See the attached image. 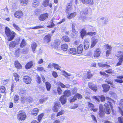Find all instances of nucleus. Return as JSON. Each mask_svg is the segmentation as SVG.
<instances>
[{
    "mask_svg": "<svg viewBox=\"0 0 123 123\" xmlns=\"http://www.w3.org/2000/svg\"><path fill=\"white\" fill-rule=\"evenodd\" d=\"M5 33L7 36L8 37L7 39L8 41L12 40L14 38L16 35L15 32L11 31L7 27L5 28Z\"/></svg>",
    "mask_w": 123,
    "mask_h": 123,
    "instance_id": "1",
    "label": "nucleus"
},
{
    "mask_svg": "<svg viewBox=\"0 0 123 123\" xmlns=\"http://www.w3.org/2000/svg\"><path fill=\"white\" fill-rule=\"evenodd\" d=\"M26 117L25 113L22 111H20L18 115V118L19 120H25Z\"/></svg>",
    "mask_w": 123,
    "mask_h": 123,
    "instance_id": "2",
    "label": "nucleus"
},
{
    "mask_svg": "<svg viewBox=\"0 0 123 123\" xmlns=\"http://www.w3.org/2000/svg\"><path fill=\"white\" fill-rule=\"evenodd\" d=\"M80 34L82 38H83L84 36L85 35H89L92 36L93 35H95L96 34V33L94 32H89L88 33H86L85 31L83 30L81 31Z\"/></svg>",
    "mask_w": 123,
    "mask_h": 123,
    "instance_id": "3",
    "label": "nucleus"
},
{
    "mask_svg": "<svg viewBox=\"0 0 123 123\" xmlns=\"http://www.w3.org/2000/svg\"><path fill=\"white\" fill-rule=\"evenodd\" d=\"M88 85L89 87L94 91L95 92L97 91V86L93 82H89Z\"/></svg>",
    "mask_w": 123,
    "mask_h": 123,
    "instance_id": "4",
    "label": "nucleus"
},
{
    "mask_svg": "<svg viewBox=\"0 0 123 123\" xmlns=\"http://www.w3.org/2000/svg\"><path fill=\"white\" fill-rule=\"evenodd\" d=\"M19 39H18L14 41H12L10 42L9 45V48H14L19 43Z\"/></svg>",
    "mask_w": 123,
    "mask_h": 123,
    "instance_id": "5",
    "label": "nucleus"
},
{
    "mask_svg": "<svg viewBox=\"0 0 123 123\" xmlns=\"http://www.w3.org/2000/svg\"><path fill=\"white\" fill-rule=\"evenodd\" d=\"M23 80L26 83L29 84L31 83V79L29 76H24L23 77Z\"/></svg>",
    "mask_w": 123,
    "mask_h": 123,
    "instance_id": "6",
    "label": "nucleus"
},
{
    "mask_svg": "<svg viewBox=\"0 0 123 123\" xmlns=\"http://www.w3.org/2000/svg\"><path fill=\"white\" fill-rule=\"evenodd\" d=\"M23 15V12L21 11H17L14 13V16L16 18H20Z\"/></svg>",
    "mask_w": 123,
    "mask_h": 123,
    "instance_id": "7",
    "label": "nucleus"
},
{
    "mask_svg": "<svg viewBox=\"0 0 123 123\" xmlns=\"http://www.w3.org/2000/svg\"><path fill=\"white\" fill-rule=\"evenodd\" d=\"M49 14L48 13H45L41 14L39 16L38 18L40 21H43L47 18Z\"/></svg>",
    "mask_w": 123,
    "mask_h": 123,
    "instance_id": "8",
    "label": "nucleus"
},
{
    "mask_svg": "<svg viewBox=\"0 0 123 123\" xmlns=\"http://www.w3.org/2000/svg\"><path fill=\"white\" fill-rule=\"evenodd\" d=\"M101 53V52L100 51V49L98 48H97L94 51L93 53V57L95 58H96L99 57Z\"/></svg>",
    "mask_w": 123,
    "mask_h": 123,
    "instance_id": "9",
    "label": "nucleus"
},
{
    "mask_svg": "<svg viewBox=\"0 0 123 123\" xmlns=\"http://www.w3.org/2000/svg\"><path fill=\"white\" fill-rule=\"evenodd\" d=\"M60 107V102H57L55 103L54 106L53 107V110L55 112H57L59 107Z\"/></svg>",
    "mask_w": 123,
    "mask_h": 123,
    "instance_id": "10",
    "label": "nucleus"
},
{
    "mask_svg": "<svg viewBox=\"0 0 123 123\" xmlns=\"http://www.w3.org/2000/svg\"><path fill=\"white\" fill-rule=\"evenodd\" d=\"M104 106H105L104 111L106 114H110L111 113V110L110 108L109 105L107 104H105Z\"/></svg>",
    "mask_w": 123,
    "mask_h": 123,
    "instance_id": "11",
    "label": "nucleus"
},
{
    "mask_svg": "<svg viewBox=\"0 0 123 123\" xmlns=\"http://www.w3.org/2000/svg\"><path fill=\"white\" fill-rule=\"evenodd\" d=\"M51 37L50 34L46 35L44 38V43H47L49 42L50 40Z\"/></svg>",
    "mask_w": 123,
    "mask_h": 123,
    "instance_id": "12",
    "label": "nucleus"
},
{
    "mask_svg": "<svg viewBox=\"0 0 123 123\" xmlns=\"http://www.w3.org/2000/svg\"><path fill=\"white\" fill-rule=\"evenodd\" d=\"M117 56L119 58V59L123 60V52L119 51L116 53Z\"/></svg>",
    "mask_w": 123,
    "mask_h": 123,
    "instance_id": "13",
    "label": "nucleus"
},
{
    "mask_svg": "<svg viewBox=\"0 0 123 123\" xmlns=\"http://www.w3.org/2000/svg\"><path fill=\"white\" fill-rule=\"evenodd\" d=\"M89 45V43L87 39H85L84 41V48L86 49H88Z\"/></svg>",
    "mask_w": 123,
    "mask_h": 123,
    "instance_id": "14",
    "label": "nucleus"
},
{
    "mask_svg": "<svg viewBox=\"0 0 123 123\" xmlns=\"http://www.w3.org/2000/svg\"><path fill=\"white\" fill-rule=\"evenodd\" d=\"M60 100L63 105L65 104L66 102L67 99L65 96H61L60 98Z\"/></svg>",
    "mask_w": 123,
    "mask_h": 123,
    "instance_id": "15",
    "label": "nucleus"
},
{
    "mask_svg": "<svg viewBox=\"0 0 123 123\" xmlns=\"http://www.w3.org/2000/svg\"><path fill=\"white\" fill-rule=\"evenodd\" d=\"M33 63L31 61L27 63L25 66V68L27 69L31 68L33 66Z\"/></svg>",
    "mask_w": 123,
    "mask_h": 123,
    "instance_id": "16",
    "label": "nucleus"
},
{
    "mask_svg": "<svg viewBox=\"0 0 123 123\" xmlns=\"http://www.w3.org/2000/svg\"><path fill=\"white\" fill-rule=\"evenodd\" d=\"M102 87L104 89L103 91L104 92H106L108 91L110 88L109 86L106 84L103 85Z\"/></svg>",
    "mask_w": 123,
    "mask_h": 123,
    "instance_id": "17",
    "label": "nucleus"
},
{
    "mask_svg": "<svg viewBox=\"0 0 123 123\" xmlns=\"http://www.w3.org/2000/svg\"><path fill=\"white\" fill-rule=\"evenodd\" d=\"M83 46L82 44H81L77 47V53L78 54L81 53L83 51Z\"/></svg>",
    "mask_w": 123,
    "mask_h": 123,
    "instance_id": "18",
    "label": "nucleus"
},
{
    "mask_svg": "<svg viewBox=\"0 0 123 123\" xmlns=\"http://www.w3.org/2000/svg\"><path fill=\"white\" fill-rule=\"evenodd\" d=\"M40 3L39 0H33L32 5L33 6L36 7L39 6Z\"/></svg>",
    "mask_w": 123,
    "mask_h": 123,
    "instance_id": "19",
    "label": "nucleus"
},
{
    "mask_svg": "<svg viewBox=\"0 0 123 123\" xmlns=\"http://www.w3.org/2000/svg\"><path fill=\"white\" fill-rule=\"evenodd\" d=\"M68 52L71 54L73 55H75L76 54V50L75 48H70L69 49Z\"/></svg>",
    "mask_w": 123,
    "mask_h": 123,
    "instance_id": "20",
    "label": "nucleus"
},
{
    "mask_svg": "<svg viewBox=\"0 0 123 123\" xmlns=\"http://www.w3.org/2000/svg\"><path fill=\"white\" fill-rule=\"evenodd\" d=\"M67 5L68 6L66 8V13H68L72 10V6L70 4H68Z\"/></svg>",
    "mask_w": 123,
    "mask_h": 123,
    "instance_id": "21",
    "label": "nucleus"
},
{
    "mask_svg": "<svg viewBox=\"0 0 123 123\" xmlns=\"http://www.w3.org/2000/svg\"><path fill=\"white\" fill-rule=\"evenodd\" d=\"M98 39H95V38H92L91 40L92 44L91 46V47L92 48L96 45L98 42Z\"/></svg>",
    "mask_w": 123,
    "mask_h": 123,
    "instance_id": "22",
    "label": "nucleus"
},
{
    "mask_svg": "<svg viewBox=\"0 0 123 123\" xmlns=\"http://www.w3.org/2000/svg\"><path fill=\"white\" fill-rule=\"evenodd\" d=\"M39 110L37 108H35L33 109L32 111L31 114L32 115L36 116Z\"/></svg>",
    "mask_w": 123,
    "mask_h": 123,
    "instance_id": "23",
    "label": "nucleus"
},
{
    "mask_svg": "<svg viewBox=\"0 0 123 123\" xmlns=\"http://www.w3.org/2000/svg\"><path fill=\"white\" fill-rule=\"evenodd\" d=\"M68 48V45L66 44H62L61 46V48L62 50L64 51H65L67 50Z\"/></svg>",
    "mask_w": 123,
    "mask_h": 123,
    "instance_id": "24",
    "label": "nucleus"
},
{
    "mask_svg": "<svg viewBox=\"0 0 123 123\" xmlns=\"http://www.w3.org/2000/svg\"><path fill=\"white\" fill-rule=\"evenodd\" d=\"M15 67L18 69H20L22 68L21 65L18 61H15Z\"/></svg>",
    "mask_w": 123,
    "mask_h": 123,
    "instance_id": "25",
    "label": "nucleus"
},
{
    "mask_svg": "<svg viewBox=\"0 0 123 123\" xmlns=\"http://www.w3.org/2000/svg\"><path fill=\"white\" fill-rule=\"evenodd\" d=\"M37 46V45L36 43L35 42H33L31 45V47L32 48V50L34 52L36 50Z\"/></svg>",
    "mask_w": 123,
    "mask_h": 123,
    "instance_id": "26",
    "label": "nucleus"
},
{
    "mask_svg": "<svg viewBox=\"0 0 123 123\" xmlns=\"http://www.w3.org/2000/svg\"><path fill=\"white\" fill-rule=\"evenodd\" d=\"M21 53V49L18 48L17 49L15 52V55L18 57Z\"/></svg>",
    "mask_w": 123,
    "mask_h": 123,
    "instance_id": "27",
    "label": "nucleus"
},
{
    "mask_svg": "<svg viewBox=\"0 0 123 123\" xmlns=\"http://www.w3.org/2000/svg\"><path fill=\"white\" fill-rule=\"evenodd\" d=\"M45 84L47 90L48 91H49L51 87V85L50 83L48 82H46Z\"/></svg>",
    "mask_w": 123,
    "mask_h": 123,
    "instance_id": "28",
    "label": "nucleus"
},
{
    "mask_svg": "<svg viewBox=\"0 0 123 123\" xmlns=\"http://www.w3.org/2000/svg\"><path fill=\"white\" fill-rule=\"evenodd\" d=\"M76 14L75 12L72 13L69 15H68V18L69 19H71L74 17Z\"/></svg>",
    "mask_w": 123,
    "mask_h": 123,
    "instance_id": "29",
    "label": "nucleus"
},
{
    "mask_svg": "<svg viewBox=\"0 0 123 123\" xmlns=\"http://www.w3.org/2000/svg\"><path fill=\"white\" fill-rule=\"evenodd\" d=\"M50 0H45L42 3L44 7H46L48 5Z\"/></svg>",
    "mask_w": 123,
    "mask_h": 123,
    "instance_id": "30",
    "label": "nucleus"
},
{
    "mask_svg": "<svg viewBox=\"0 0 123 123\" xmlns=\"http://www.w3.org/2000/svg\"><path fill=\"white\" fill-rule=\"evenodd\" d=\"M26 41L24 39H23L20 46L21 47H23L26 45Z\"/></svg>",
    "mask_w": 123,
    "mask_h": 123,
    "instance_id": "31",
    "label": "nucleus"
},
{
    "mask_svg": "<svg viewBox=\"0 0 123 123\" xmlns=\"http://www.w3.org/2000/svg\"><path fill=\"white\" fill-rule=\"evenodd\" d=\"M62 40L67 42H68L69 41V37L67 36H64L62 38Z\"/></svg>",
    "mask_w": 123,
    "mask_h": 123,
    "instance_id": "32",
    "label": "nucleus"
},
{
    "mask_svg": "<svg viewBox=\"0 0 123 123\" xmlns=\"http://www.w3.org/2000/svg\"><path fill=\"white\" fill-rule=\"evenodd\" d=\"M91 71L90 70L88 71L86 75L87 78L88 79H90L92 77L93 75L91 73Z\"/></svg>",
    "mask_w": 123,
    "mask_h": 123,
    "instance_id": "33",
    "label": "nucleus"
},
{
    "mask_svg": "<svg viewBox=\"0 0 123 123\" xmlns=\"http://www.w3.org/2000/svg\"><path fill=\"white\" fill-rule=\"evenodd\" d=\"M70 91L69 90L66 91L64 92V96H65L66 97H68L70 95Z\"/></svg>",
    "mask_w": 123,
    "mask_h": 123,
    "instance_id": "34",
    "label": "nucleus"
},
{
    "mask_svg": "<svg viewBox=\"0 0 123 123\" xmlns=\"http://www.w3.org/2000/svg\"><path fill=\"white\" fill-rule=\"evenodd\" d=\"M98 65L99 66L101 67L108 68L110 67L109 65L105 64H102L101 63H98Z\"/></svg>",
    "mask_w": 123,
    "mask_h": 123,
    "instance_id": "35",
    "label": "nucleus"
},
{
    "mask_svg": "<svg viewBox=\"0 0 123 123\" xmlns=\"http://www.w3.org/2000/svg\"><path fill=\"white\" fill-rule=\"evenodd\" d=\"M13 26L14 28L16 30L18 31H21V30L19 27L17 25H16L14 23H13Z\"/></svg>",
    "mask_w": 123,
    "mask_h": 123,
    "instance_id": "36",
    "label": "nucleus"
},
{
    "mask_svg": "<svg viewBox=\"0 0 123 123\" xmlns=\"http://www.w3.org/2000/svg\"><path fill=\"white\" fill-rule=\"evenodd\" d=\"M13 26L14 28L16 30L18 31H21V30L19 27L17 25H16L14 23H13Z\"/></svg>",
    "mask_w": 123,
    "mask_h": 123,
    "instance_id": "37",
    "label": "nucleus"
},
{
    "mask_svg": "<svg viewBox=\"0 0 123 123\" xmlns=\"http://www.w3.org/2000/svg\"><path fill=\"white\" fill-rule=\"evenodd\" d=\"M32 98L31 97H29L26 98V102L28 103H31L32 101Z\"/></svg>",
    "mask_w": 123,
    "mask_h": 123,
    "instance_id": "38",
    "label": "nucleus"
},
{
    "mask_svg": "<svg viewBox=\"0 0 123 123\" xmlns=\"http://www.w3.org/2000/svg\"><path fill=\"white\" fill-rule=\"evenodd\" d=\"M36 78V81L37 83L38 84L40 83L41 81V79L40 77L38 75L37 76Z\"/></svg>",
    "mask_w": 123,
    "mask_h": 123,
    "instance_id": "39",
    "label": "nucleus"
},
{
    "mask_svg": "<svg viewBox=\"0 0 123 123\" xmlns=\"http://www.w3.org/2000/svg\"><path fill=\"white\" fill-rule=\"evenodd\" d=\"M53 67L54 68L57 69V70H60V68H61V67L59 66V65L58 64H56L55 63H53Z\"/></svg>",
    "mask_w": 123,
    "mask_h": 123,
    "instance_id": "40",
    "label": "nucleus"
},
{
    "mask_svg": "<svg viewBox=\"0 0 123 123\" xmlns=\"http://www.w3.org/2000/svg\"><path fill=\"white\" fill-rule=\"evenodd\" d=\"M105 47L106 49L112 50V47L110 45L106 44L105 45Z\"/></svg>",
    "mask_w": 123,
    "mask_h": 123,
    "instance_id": "41",
    "label": "nucleus"
},
{
    "mask_svg": "<svg viewBox=\"0 0 123 123\" xmlns=\"http://www.w3.org/2000/svg\"><path fill=\"white\" fill-rule=\"evenodd\" d=\"M118 121L119 123H123V117H118Z\"/></svg>",
    "mask_w": 123,
    "mask_h": 123,
    "instance_id": "42",
    "label": "nucleus"
},
{
    "mask_svg": "<svg viewBox=\"0 0 123 123\" xmlns=\"http://www.w3.org/2000/svg\"><path fill=\"white\" fill-rule=\"evenodd\" d=\"M51 24L50 25H49L48 26H47V27L48 28H52L54 27L55 25L53 23L52 20H51Z\"/></svg>",
    "mask_w": 123,
    "mask_h": 123,
    "instance_id": "43",
    "label": "nucleus"
},
{
    "mask_svg": "<svg viewBox=\"0 0 123 123\" xmlns=\"http://www.w3.org/2000/svg\"><path fill=\"white\" fill-rule=\"evenodd\" d=\"M43 114L42 113L40 115H39L38 117V122H39L42 118L43 117Z\"/></svg>",
    "mask_w": 123,
    "mask_h": 123,
    "instance_id": "44",
    "label": "nucleus"
},
{
    "mask_svg": "<svg viewBox=\"0 0 123 123\" xmlns=\"http://www.w3.org/2000/svg\"><path fill=\"white\" fill-rule=\"evenodd\" d=\"M43 27H44L43 26L41 25H38L35 27H34L32 28L33 29H38L41 28Z\"/></svg>",
    "mask_w": 123,
    "mask_h": 123,
    "instance_id": "45",
    "label": "nucleus"
},
{
    "mask_svg": "<svg viewBox=\"0 0 123 123\" xmlns=\"http://www.w3.org/2000/svg\"><path fill=\"white\" fill-rule=\"evenodd\" d=\"M57 90L59 95L61 94L62 90L61 89V88L60 87H57Z\"/></svg>",
    "mask_w": 123,
    "mask_h": 123,
    "instance_id": "46",
    "label": "nucleus"
},
{
    "mask_svg": "<svg viewBox=\"0 0 123 123\" xmlns=\"http://www.w3.org/2000/svg\"><path fill=\"white\" fill-rule=\"evenodd\" d=\"M37 70L40 71H41L42 72H45V70L43 68V67H38L37 69Z\"/></svg>",
    "mask_w": 123,
    "mask_h": 123,
    "instance_id": "47",
    "label": "nucleus"
},
{
    "mask_svg": "<svg viewBox=\"0 0 123 123\" xmlns=\"http://www.w3.org/2000/svg\"><path fill=\"white\" fill-rule=\"evenodd\" d=\"M88 106L90 108H93L94 106V105L92 103L89 102H87Z\"/></svg>",
    "mask_w": 123,
    "mask_h": 123,
    "instance_id": "48",
    "label": "nucleus"
},
{
    "mask_svg": "<svg viewBox=\"0 0 123 123\" xmlns=\"http://www.w3.org/2000/svg\"><path fill=\"white\" fill-rule=\"evenodd\" d=\"M99 116L100 117H103L104 114L103 110L99 111Z\"/></svg>",
    "mask_w": 123,
    "mask_h": 123,
    "instance_id": "49",
    "label": "nucleus"
},
{
    "mask_svg": "<svg viewBox=\"0 0 123 123\" xmlns=\"http://www.w3.org/2000/svg\"><path fill=\"white\" fill-rule=\"evenodd\" d=\"M5 87L4 86H2L0 87V91L2 92H5Z\"/></svg>",
    "mask_w": 123,
    "mask_h": 123,
    "instance_id": "50",
    "label": "nucleus"
},
{
    "mask_svg": "<svg viewBox=\"0 0 123 123\" xmlns=\"http://www.w3.org/2000/svg\"><path fill=\"white\" fill-rule=\"evenodd\" d=\"M72 93L73 94H75L77 92V88L75 87L73 88H72Z\"/></svg>",
    "mask_w": 123,
    "mask_h": 123,
    "instance_id": "51",
    "label": "nucleus"
},
{
    "mask_svg": "<svg viewBox=\"0 0 123 123\" xmlns=\"http://www.w3.org/2000/svg\"><path fill=\"white\" fill-rule=\"evenodd\" d=\"M86 4L90 5H91L93 4V0H87V2H86Z\"/></svg>",
    "mask_w": 123,
    "mask_h": 123,
    "instance_id": "52",
    "label": "nucleus"
},
{
    "mask_svg": "<svg viewBox=\"0 0 123 123\" xmlns=\"http://www.w3.org/2000/svg\"><path fill=\"white\" fill-rule=\"evenodd\" d=\"M19 1L21 4H23L27 3V0H19Z\"/></svg>",
    "mask_w": 123,
    "mask_h": 123,
    "instance_id": "53",
    "label": "nucleus"
},
{
    "mask_svg": "<svg viewBox=\"0 0 123 123\" xmlns=\"http://www.w3.org/2000/svg\"><path fill=\"white\" fill-rule=\"evenodd\" d=\"M74 96L76 98H78V99L81 98L82 97L81 95L80 94L77 93Z\"/></svg>",
    "mask_w": 123,
    "mask_h": 123,
    "instance_id": "54",
    "label": "nucleus"
},
{
    "mask_svg": "<svg viewBox=\"0 0 123 123\" xmlns=\"http://www.w3.org/2000/svg\"><path fill=\"white\" fill-rule=\"evenodd\" d=\"M82 13L84 14H87L88 13V10L87 8L83 9L82 10Z\"/></svg>",
    "mask_w": 123,
    "mask_h": 123,
    "instance_id": "55",
    "label": "nucleus"
},
{
    "mask_svg": "<svg viewBox=\"0 0 123 123\" xmlns=\"http://www.w3.org/2000/svg\"><path fill=\"white\" fill-rule=\"evenodd\" d=\"M64 111L63 110H62L61 111L58 112L57 115V117L59 116L62 115L64 113Z\"/></svg>",
    "mask_w": 123,
    "mask_h": 123,
    "instance_id": "56",
    "label": "nucleus"
},
{
    "mask_svg": "<svg viewBox=\"0 0 123 123\" xmlns=\"http://www.w3.org/2000/svg\"><path fill=\"white\" fill-rule=\"evenodd\" d=\"M77 33V32L76 31L75 29H72V34L74 35H75Z\"/></svg>",
    "mask_w": 123,
    "mask_h": 123,
    "instance_id": "57",
    "label": "nucleus"
},
{
    "mask_svg": "<svg viewBox=\"0 0 123 123\" xmlns=\"http://www.w3.org/2000/svg\"><path fill=\"white\" fill-rule=\"evenodd\" d=\"M9 80L6 79L5 80H3L2 81V83L4 85H5L7 84Z\"/></svg>",
    "mask_w": 123,
    "mask_h": 123,
    "instance_id": "58",
    "label": "nucleus"
},
{
    "mask_svg": "<svg viewBox=\"0 0 123 123\" xmlns=\"http://www.w3.org/2000/svg\"><path fill=\"white\" fill-rule=\"evenodd\" d=\"M111 50L110 49H108L107 50L106 52V56L108 57L109 56V54L111 53Z\"/></svg>",
    "mask_w": 123,
    "mask_h": 123,
    "instance_id": "59",
    "label": "nucleus"
},
{
    "mask_svg": "<svg viewBox=\"0 0 123 123\" xmlns=\"http://www.w3.org/2000/svg\"><path fill=\"white\" fill-rule=\"evenodd\" d=\"M59 84L61 86V87L62 88H67L68 87V86H69L68 85H67V86H66L65 85L61 83V82H60Z\"/></svg>",
    "mask_w": 123,
    "mask_h": 123,
    "instance_id": "60",
    "label": "nucleus"
},
{
    "mask_svg": "<svg viewBox=\"0 0 123 123\" xmlns=\"http://www.w3.org/2000/svg\"><path fill=\"white\" fill-rule=\"evenodd\" d=\"M19 96L18 95H16L14 98V100L15 101H18L19 99Z\"/></svg>",
    "mask_w": 123,
    "mask_h": 123,
    "instance_id": "61",
    "label": "nucleus"
},
{
    "mask_svg": "<svg viewBox=\"0 0 123 123\" xmlns=\"http://www.w3.org/2000/svg\"><path fill=\"white\" fill-rule=\"evenodd\" d=\"M77 99V98L75 97V96H74V97L70 99V102H74L75 100Z\"/></svg>",
    "mask_w": 123,
    "mask_h": 123,
    "instance_id": "62",
    "label": "nucleus"
},
{
    "mask_svg": "<svg viewBox=\"0 0 123 123\" xmlns=\"http://www.w3.org/2000/svg\"><path fill=\"white\" fill-rule=\"evenodd\" d=\"M123 61V60L119 59V62L117 63V65L118 66L121 65Z\"/></svg>",
    "mask_w": 123,
    "mask_h": 123,
    "instance_id": "63",
    "label": "nucleus"
},
{
    "mask_svg": "<svg viewBox=\"0 0 123 123\" xmlns=\"http://www.w3.org/2000/svg\"><path fill=\"white\" fill-rule=\"evenodd\" d=\"M115 81L120 83H122L123 82V81L122 79H115Z\"/></svg>",
    "mask_w": 123,
    "mask_h": 123,
    "instance_id": "64",
    "label": "nucleus"
}]
</instances>
